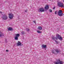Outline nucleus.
Wrapping results in <instances>:
<instances>
[{"label": "nucleus", "instance_id": "f257e3e1", "mask_svg": "<svg viewBox=\"0 0 64 64\" xmlns=\"http://www.w3.org/2000/svg\"><path fill=\"white\" fill-rule=\"evenodd\" d=\"M56 38L54 37V36H53L52 38V39L53 40H58V39H59V40H62V38L61 37V36L60 35L58 34H56Z\"/></svg>", "mask_w": 64, "mask_h": 64}, {"label": "nucleus", "instance_id": "f03ea898", "mask_svg": "<svg viewBox=\"0 0 64 64\" xmlns=\"http://www.w3.org/2000/svg\"><path fill=\"white\" fill-rule=\"evenodd\" d=\"M54 63L55 64H62L63 63V62L62 61H60V60H57L56 62H54Z\"/></svg>", "mask_w": 64, "mask_h": 64}, {"label": "nucleus", "instance_id": "7ed1b4c3", "mask_svg": "<svg viewBox=\"0 0 64 64\" xmlns=\"http://www.w3.org/2000/svg\"><path fill=\"white\" fill-rule=\"evenodd\" d=\"M58 15L59 16H62L64 15V14L62 12V10H60L59 12H58Z\"/></svg>", "mask_w": 64, "mask_h": 64}, {"label": "nucleus", "instance_id": "20e7f679", "mask_svg": "<svg viewBox=\"0 0 64 64\" xmlns=\"http://www.w3.org/2000/svg\"><path fill=\"white\" fill-rule=\"evenodd\" d=\"M58 5L60 7H63L64 8V4H63V3L61 2H59L58 3Z\"/></svg>", "mask_w": 64, "mask_h": 64}, {"label": "nucleus", "instance_id": "39448f33", "mask_svg": "<svg viewBox=\"0 0 64 64\" xmlns=\"http://www.w3.org/2000/svg\"><path fill=\"white\" fill-rule=\"evenodd\" d=\"M15 36H16L14 38V39L16 40H18V37H19V36H20V34H16Z\"/></svg>", "mask_w": 64, "mask_h": 64}, {"label": "nucleus", "instance_id": "423d86ee", "mask_svg": "<svg viewBox=\"0 0 64 64\" xmlns=\"http://www.w3.org/2000/svg\"><path fill=\"white\" fill-rule=\"evenodd\" d=\"M38 11L39 12H44V9L43 8H40L38 10Z\"/></svg>", "mask_w": 64, "mask_h": 64}, {"label": "nucleus", "instance_id": "0eeeda50", "mask_svg": "<svg viewBox=\"0 0 64 64\" xmlns=\"http://www.w3.org/2000/svg\"><path fill=\"white\" fill-rule=\"evenodd\" d=\"M8 15L9 16V18H10V19H12V18H13L14 17V16L13 15V14H12V13L9 14Z\"/></svg>", "mask_w": 64, "mask_h": 64}, {"label": "nucleus", "instance_id": "6e6552de", "mask_svg": "<svg viewBox=\"0 0 64 64\" xmlns=\"http://www.w3.org/2000/svg\"><path fill=\"white\" fill-rule=\"evenodd\" d=\"M2 18L4 20H7L8 19V16L4 14L2 17Z\"/></svg>", "mask_w": 64, "mask_h": 64}, {"label": "nucleus", "instance_id": "1a4fd4ad", "mask_svg": "<svg viewBox=\"0 0 64 64\" xmlns=\"http://www.w3.org/2000/svg\"><path fill=\"white\" fill-rule=\"evenodd\" d=\"M17 46H22V45H21V43L19 41L18 42V43H17Z\"/></svg>", "mask_w": 64, "mask_h": 64}, {"label": "nucleus", "instance_id": "9d476101", "mask_svg": "<svg viewBox=\"0 0 64 64\" xmlns=\"http://www.w3.org/2000/svg\"><path fill=\"white\" fill-rule=\"evenodd\" d=\"M4 36V34L3 33L1 32H0V37H2V36Z\"/></svg>", "mask_w": 64, "mask_h": 64}, {"label": "nucleus", "instance_id": "9b49d317", "mask_svg": "<svg viewBox=\"0 0 64 64\" xmlns=\"http://www.w3.org/2000/svg\"><path fill=\"white\" fill-rule=\"evenodd\" d=\"M45 9L46 10H47V9H49V6H48V5H46V6H45Z\"/></svg>", "mask_w": 64, "mask_h": 64}, {"label": "nucleus", "instance_id": "f8f14e48", "mask_svg": "<svg viewBox=\"0 0 64 64\" xmlns=\"http://www.w3.org/2000/svg\"><path fill=\"white\" fill-rule=\"evenodd\" d=\"M38 29L40 30H41L42 29V28L41 26H38Z\"/></svg>", "mask_w": 64, "mask_h": 64}, {"label": "nucleus", "instance_id": "ddd939ff", "mask_svg": "<svg viewBox=\"0 0 64 64\" xmlns=\"http://www.w3.org/2000/svg\"><path fill=\"white\" fill-rule=\"evenodd\" d=\"M56 52L57 53H58V52H60V50H58V49H56L55 50Z\"/></svg>", "mask_w": 64, "mask_h": 64}, {"label": "nucleus", "instance_id": "4468645a", "mask_svg": "<svg viewBox=\"0 0 64 64\" xmlns=\"http://www.w3.org/2000/svg\"><path fill=\"white\" fill-rule=\"evenodd\" d=\"M12 28H8V31H12Z\"/></svg>", "mask_w": 64, "mask_h": 64}, {"label": "nucleus", "instance_id": "2eb2a0df", "mask_svg": "<svg viewBox=\"0 0 64 64\" xmlns=\"http://www.w3.org/2000/svg\"><path fill=\"white\" fill-rule=\"evenodd\" d=\"M42 46V48H45L46 47V45H44V44H43Z\"/></svg>", "mask_w": 64, "mask_h": 64}, {"label": "nucleus", "instance_id": "dca6fc26", "mask_svg": "<svg viewBox=\"0 0 64 64\" xmlns=\"http://www.w3.org/2000/svg\"><path fill=\"white\" fill-rule=\"evenodd\" d=\"M37 33H42V32L41 31H40L39 30H38L37 31Z\"/></svg>", "mask_w": 64, "mask_h": 64}, {"label": "nucleus", "instance_id": "f3484780", "mask_svg": "<svg viewBox=\"0 0 64 64\" xmlns=\"http://www.w3.org/2000/svg\"><path fill=\"white\" fill-rule=\"evenodd\" d=\"M49 11L50 12H52V10L51 9H49Z\"/></svg>", "mask_w": 64, "mask_h": 64}, {"label": "nucleus", "instance_id": "a211bd4d", "mask_svg": "<svg viewBox=\"0 0 64 64\" xmlns=\"http://www.w3.org/2000/svg\"><path fill=\"white\" fill-rule=\"evenodd\" d=\"M22 35H24V34H25V32H22Z\"/></svg>", "mask_w": 64, "mask_h": 64}, {"label": "nucleus", "instance_id": "6ab92c4d", "mask_svg": "<svg viewBox=\"0 0 64 64\" xmlns=\"http://www.w3.org/2000/svg\"><path fill=\"white\" fill-rule=\"evenodd\" d=\"M26 31H30V30H29V28H27Z\"/></svg>", "mask_w": 64, "mask_h": 64}, {"label": "nucleus", "instance_id": "aec40b11", "mask_svg": "<svg viewBox=\"0 0 64 64\" xmlns=\"http://www.w3.org/2000/svg\"><path fill=\"white\" fill-rule=\"evenodd\" d=\"M55 42H56V43H58V42L56 41V40H55Z\"/></svg>", "mask_w": 64, "mask_h": 64}, {"label": "nucleus", "instance_id": "412c9836", "mask_svg": "<svg viewBox=\"0 0 64 64\" xmlns=\"http://www.w3.org/2000/svg\"><path fill=\"white\" fill-rule=\"evenodd\" d=\"M33 22L35 24H36V22H35V20H34L33 21Z\"/></svg>", "mask_w": 64, "mask_h": 64}, {"label": "nucleus", "instance_id": "4be33fe9", "mask_svg": "<svg viewBox=\"0 0 64 64\" xmlns=\"http://www.w3.org/2000/svg\"><path fill=\"white\" fill-rule=\"evenodd\" d=\"M52 53H54V54H55L54 50H52Z\"/></svg>", "mask_w": 64, "mask_h": 64}, {"label": "nucleus", "instance_id": "5701e85b", "mask_svg": "<svg viewBox=\"0 0 64 64\" xmlns=\"http://www.w3.org/2000/svg\"><path fill=\"white\" fill-rule=\"evenodd\" d=\"M57 14V11H56L55 12V14Z\"/></svg>", "mask_w": 64, "mask_h": 64}, {"label": "nucleus", "instance_id": "b1692460", "mask_svg": "<svg viewBox=\"0 0 64 64\" xmlns=\"http://www.w3.org/2000/svg\"><path fill=\"white\" fill-rule=\"evenodd\" d=\"M27 10H25V12H27Z\"/></svg>", "mask_w": 64, "mask_h": 64}, {"label": "nucleus", "instance_id": "393cba45", "mask_svg": "<svg viewBox=\"0 0 64 64\" xmlns=\"http://www.w3.org/2000/svg\"><path fill=\"white\" fill-rule=\"evenodd\" d=\"M6 52H8V50H6Z\"/></svg>", "mask_w": 64, "mask_h": 64}, {"label": "nucleus", "instance_id": "a878e982", "mask_svg": "<svg viewBox=\"0 0 64 64\" xmlns=\"http://www.w3.org/2000/svg\"><path fill=\"white\" fill-rule=\"evenodd\" d=\"M55 8V7H54L53 8V9H54Z\"/></svg>", "mask_w": 64, "mask_h": 64}, {"label": "nucleus", "instance_id": "bb28decb", "mask_svg": "<svg viewBox=\"0 0 64 64\" xmlns=\"http://www.w3.org/2000/svg\"><path fill=\"white\" fill-rule=\"evenodd\" d=\"M0 13H2V12H0Z\"/></svg>", "mask_w": 64, "mask_h": 64}, {"label": "nucleus", "instance_id": "cd10ccee", "mask_svg": "<svg viewBox=\"0 0 64 64\" xmlns=\"http://www.w3.org/2000/svg\"><path fill=\"white\" fill-rule=\"evenodd\" d=\"M22 45H23V44H22Z\"/></svg>", "mask_w": 64, "mask_h": 64}]
</instances>
